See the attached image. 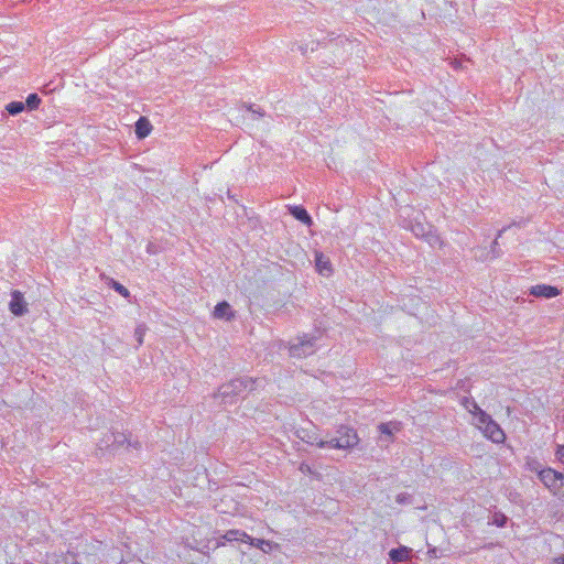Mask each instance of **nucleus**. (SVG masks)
Instances as JSON below:
<instances>
[{
    "instance_id": "1",
    "label": "nucleus",
    "mask_w": 564,
    "mask_h": 564,
    "mask_svg": "<svg viewBox=\"0 0 564 564\" xmlns=\"http://www.w3.org/2000/svg\"><path fill=\"white\" fill-rule=\"evenodd\" d=\"M254 381L251 378L234 379L219 387L215 398H220L225 404H232L235 399L240 397L245 391L253 389Z\"/></svg>"
},
{
    "instance_id": "2",
    "label": "nucleus",
    "mask_w": 564,
    "mask_h": 564,
    "mask_svg": "<svg viewBox=\"0 0 564 564\" xmlns=\"http://www.w3.org/2000/svg\"><path fill=\"white\" fill-rule=\"evenodd\" d=\"M337 436L329 441H319L317 447H332L337 449H346L356 446L359 442L357 432L352 427L339 426Z\"/></svg>"
},
{
    "instance_id": "3",
    "label": "nucleus",
    "mask_w": 564,
    "mask_h": 564,
    "mask_svg": "<svg viewBox=\"0 0 564 564\" xmlns=\"http://www.w3.org/2000/svg\"><path fill=\"white\" fill-rule=\"evenodd\" d=\"M540 481L554 495L558 490L560 484L564 481V474L546 467L540 471Z\"/></svg>"
},
{
    "instance_id": "4",
    "label": "nucleus",
    "mask_w": 564,
    "mask_h": 564,
    "mask_svg": "<svg viewBox=\"0 0 564 564\" xmlns=\"http://www.w3.org/2000/svg\"><path fill=\"white\" fill-rule=\"evenodd\" d=\"M315 351V339L303 336L299 341L290 346V355L295 358H304L313 355Z\"/></svg>"
},
{
    "instance_id": "5",
    "label": "nucleus",
    "mask_w": 564,
    "mask_h": 564,
    "mask_svg": "<svg viewBox=\"0 0 564 564\" xmlns=\"http://www.w3.org/2000/svg\"><path fill=\"white\" fill-rule=\"evenodd\" d=\"M9 307L11 313L15 316H22L28 312L26 303L20 291L15 290L12 292Z\"/></svg>"
},
{
    "instance_id": "6",
    "label": "nucleus",
    "mask_w": 564,
    "mask_h": 564,
    "mask_svg": "<svg viewBox=\"0 0 564 564\" xmlns=\"http://www.w3.org/2000/svg\"><path fill=\"white\" fill-rule=\"evenodd\" d=\"M378 430L381 435V441L392 443L394 441V434L401 430V424L399 422L380 423Z\"/></svg>"
},
{
    "instance_id": "7",
    "label": "nucleus",
    "mask_w": 564,
    "mask_h": 564,
    "mask_svg": "<svg viewBox=\"0 0 564 564\" xmlns=\"http://www.w3.org/2000/svg\"><path fill=\"white\" fill-rule=\"evenodd\" d=\"M481 431L485 436L491 440L494 443H501L505 441V432L494 420H490Z\"/></svg>"
},
{
    "instance_id": "8",
    "label": "nucleus",
    "mask_w": 564,
    "mask_h": 564,
    "mask_svg": "<svg viewBox=\"0 0 564 564\" xmlns=\"http://www.w3.org/2000/svg\"><path fill=\"white\" fill-rule=\"evenodd\" d=\"M560 290L552 285L538 284L530 289V294L535 297L552 299L560 294Z\"/></svg>"
},
{
    "instance_id": "9",
    "label": "nucleus",
    "mask_w": 564,
    "mask_h": 564,
    "mask_svg": "<svg viewBox=\"0 0 564 564\" xmlns=\"http://www.w3.org/2000/svg\"><path fill=\"white\" fill-rule=\"evenodd\" d=\"M213 316L217 319L230 321L235 317V312L228 302L223 301L215 306Z\"/></svg>"
},
{
    "instance_id": "10",
    "label": "nucleus",
    "mask_w": 564,
    "mask_h": 564,
    "mask_svg": "<svg viewBox=\"0 0 564 564\" xmlns=\"http://www.w3.org/2000/svg\"><path fill=\"white\" fill-rule=\"evenodd\" d=\"M315 267L318 273L325 276H328L333 271L329 259L319 251L315 252Z\"/></svg>"
},
{
    "instance_id": "11",
    "label": "nucleus",
    "mask_w": 564,
    "mask_h": 564,
    "mask_svg": "<svg viewBox=\"0 0 564 564\" xmlns=\"http://www.w3.org/2000/svg\"><path fill=\"white\" fill-rule=\"evenodd\" d=\"M290 214L301 223L311 226L313 224L312 217L307 210L302 206H289Z\"/></svg>"
},
{
    "instance_id": "12",
    "label": "nucleus",
    "mask_w": 564,
    "mask_h": 564,
    "mask_svg": "<svg viewBox=\"0 0 564 564\" xmlns=\"http://www.w3.org/2000/svg\"><path fill=\"white\" fill-rule=\"evenodd\" d=\"M412 231L416 237H423L426 238L430 245H435L437 242H441V239L436 235H431L430 230H426V228L422 224H416L412 227Z\"/></svg>"
},
{
    "instance_id": "13",
    "label": "nucleus",
    "mask_w": 564,
    "mask_h": 564,
    "mask_svg": "<svg viewBox=\"0 0 564 564\" xmlns=\"http://www.w3.org/2000/svg\"><path fill=\"white\" fill-rule=\"evenodd\" d=\"M152 130V124L145 117H140L135 122V134L138 139L147 138Z\"/></svg>"
},
{
    "instance_id": "14",
    "label": "nucleus",
    "mask_w": 564,
    "mask_h": 564,
    "mask_svg": "<svg viewBox=\"0 0 564 564\" xmlns=\"http://www.w3.org/2000/svg\"><path fill=\"white\" fill-rule=\"evenodd\" d=\"M411 550L406 546H400L397 549H392L389 552V557L391 561L395 563L405 562L410 558Z\"/></svg>"
},
{
    "instance_id": "15",
    "label": "nucleus",
    "mask_w": 564,
    "mask_h": 564,
    "mask_svg": "<svg viewBox=\"0 0 564 564\" xmlns=\"http://www.w3.org/2000/svg\"><path fill=\"white\" fill-rule=\"evenodd\" d=\"M221 539L226 540V541H229V542H232V541H241V542H247V541H251L252 542V539L250 538V535H248L245 531H241V530H228L223 536Z\"/></svg>"
},
{
    "instance_id": "16",
    "label": "nucleus",
    "mask_w": 564,
    "mask_h": 564,
    "mask_svg": "<svg viewBox=\"0 0 564 564\" xmlns=\"http://www.w3.org/2000/svg\"><path fill=\"white\" fill-rule=\"evenodd\" d=\"M110 437H112L111 445H113V449H117L118 447L124 445L126 443H128L129 445H133V447L135 448H139L141 446L139 442H135L134 444L129 443L127 435L123 433L110 432Z\"/></svg>"
},
{
    "instance_id": "17",
    "label": "nucleus",
    "mask_w": 564,
    "mask_h": 564,
    "mask_svg": "<svg viewBox=\"0 0 564 564\" xmlns=\"http://www.w3.org/2000/svg\"><path fill=\"white\" fill-rule=\"evenodd\" d=\"M101 278L105 279L107 284L111 289H113L116 292H118L121 296H123L124 299H129L130 297V292H129V290L126 286H123L122 284L117 282L112 278L105 276L104 274L101 275Z\"/></svg>"
},
{
    "instance_id": "18",
    "label": "nucleus",
    "mask_w": 564,
    "mask_h": 564,
    "mask_svg": "<svg viewBox=\"0 0 564 564\" xmlns=\"http://www.w3.org/2000/svg\"><path fill=\"white\" fill-rule=\"evenodd\" d=\"M476 419V426L481 431L487 425V423L492 420L489 414H487L485 411L479 410V412H475L474 414Z\"/></svg>"
},
{
    "instance_id": "19",
    "label": "nucleus",
    "mask_w": 564,
    "mask_h": 564,
    "mask_svg": "<svg viewBox=\"0 0 564 564\" xmlns=\"http://www.w3.org/2000/svg\"><path fill=\"white\" fill-rule=\"evenodd\" d=\"M25 108L24 102L22 101H12L7 105L6 109L11 116H17L21 113Z\"/></svg>"
},
{
    "instance_id": "20",
    "label": "nucleus",
    "mask_w": 564,
    "mask_h": 564,
    "mask_svg": "<svg viewBox=\"0 0 564 564\" xmlns=\"http://www.w3.org/2000/svg\"><path fill=\"white\" fill-rule=\"evenodd\" d=\"M525 468L530 471L536 473L538 477L540 476V471L544 469L541 463L535 458H528L525 463Z\"/></svg>"
},
{
    "instance_id": "21",
    "label": "nucleus",
    "mask_w": 564,
    "mask_h": 564,
    "mask_svg": "<svg viewBox=\"0 0 564 564\" xmlns=\"http://www.w3.org/2000/svg\"><path fill=\"white\" fill-rule=\"evenodd\" d=\"M41 104V98L39 97L37 94H30L28 97H26V101H25V106L31 109V110H34V109H37L39 106Z\"/></svg>"
},
{
    "instance_id": "22",
    "label": "nucleus",
    "mask_w": 564,
    "mask_h": 564,
    "mask_svg": "<svg viewBox=\"0 0 564 564\" xmlns=\"http://www.w3.org/2000/svg\"><path fill=\"white\" fill-rule=\"evenodd\" d=\"M508 522V518L501 512H495L491 519V524L498 528H503Z\"/></svg>"
},
{
    "instance_id": "23",
    "label": "nucleus",
    "mask_w": 564,
    "mask_h": 564,
    "mask_svg": "<svg viewBox=\"0 0 564 564\" xmlns=\"http://www.w3.org/2000/svg\"><path fill=\"white\" fill-rule=\"evenodd\" d=\"M145 332L147 326L144 324L138 325L134 329V337L139 346L143 344V337L145 335Z\"/></svg>"
},
{
    "instance_id": "24",
    "label": "nucleus",
    "mask_w": 564,
    "mask_h": 564,
    "mask_svg": "<svg viewBox=\"0 0 564 564\" xmlns=\"http://www.w3.org/2000/svg\"><path fill=\"white\" fill-rule=\"evenodd\" d=\"M302 440L308 444L316 445V446H317V443L319 441H322L321 438H318V436L315 433H306L304 436H302Z\"/></svg>"
},
{
    "instance_id": "25",
    "label": "nucleus",
    "mask_w": 564,
    "mask_h": 564,
    "mask_svg": "<svg viewBox=\"0 0 564 564\" xmlns=\"http://www.w3.org/2000/svg\"><path fill=\"white\" fill-rule=\"evenodd\" d=\"M395 501L400 505L411 503L412 497L408 492H401L395 497Z\"/></svg>"
},
{
    "instance_id": "26",
    "label": "nucleus",
    "mask_w": 564,
    "mask_h": 564,
    "mask_svg": "<svg viewBox=\"0 0 564 564\" xmlns=\"http://www.w3.org/2000/svg\"><path fill=\"white\" fill-rule=\"evenodd\" d=\"M112 443V437H110V433H108L105 438L102 440V444L100 445V448L105 447V448H111L113 451V445H111Z\"/></svg>"
},
{
    "instance_id": "27",
    "label": "nucleus",
    "mask_w": 564,
    "mask_h": 564,
    "mask_svg": "<svg viewBox=\"0 0 564 564\" xmlns=\"http://www.w3.org/2000/svg\"><path fill=\"white\" fill-rule=\"evenodd\" d=\"M555 456L562 464H564V445H557Z\"/></svg>"
},
{
    "instance_id": "28",
    "label": "nucleus",
    "mask_w": 564,
    "mask_h": 564,
    "mask_svg": "<svg viewBox=\"0 0 564 564\" xmlns=\"http://www.w3.org/2000/svg\"><path fill=\"white\" fill-rule=\"evenodd\" d=\"M507 230V228H502L498 231V235H497V238L494 240L492 245H491V251L495 253L496 252V248L498 246V238H500L502 236V234Z\"/></svg>"
},
{
    "instance_id": "29",
    "label": "nucleus",
    "mask_w": 564,
    "mask_h": 564,
    "mask_svg": "<svg viewBox=\"0 0 564 564\" xmlns=\"http://www.w3.org/2000/svg\"><path fill=\"white\" fill-rule=\"evenodd\" d=\"M467 408L469 409V412H471L473 414H475V412H479V410H481L475 401H470V408L468 405H467Z\"/></svg>"
},
{
    "instance_id": "30",
    "label": "nucleus",
    "mask_w": 564,
    "mask_h": 564,
    "mask_svg": "<svg viewBox=\"0 0 564 564\" xmlns=\"http://www.w3.org/2000/svg\"><path fill=\"white\" fill-rule=\"evenodd\" d=\"M556 497L564 499V481L560 484L558 490H556Z\"/></svg>"
},
{
    "instance_id": "31",
    "label": "nucleus",
    "mask_w": 564,
    "mask_h": 564,
    "mask_svg": "<svg viewBox=\"0 0 564 564\" xmlns=\"http://www.w3.org/2000/svg\"><path fill=\"white\" fill-rule=\"evenodd\" d=\"M554 564H564V554L553 560Z\"/></svg>"
},
{
    "instance_id": "32",
    "label": "nucleus",
    "mask_w": 564,
    "mask_h": 564,
    "mask_svg": "<svg viewBox=\"0 0 564 564\" xmlns=\"http://www.w3.org/2000/svg\"><path fill=\"white\" fill-rule=\"evenodd\" d=\"M265 544V545H270V542L269 541H265V540H257V543L256 545L258 547H262V545Z\"/></svg>"
},
{
    "instance_id": "33",
    "label": "nucleus",
    "mask_w": 564,
    "mask_h": 564,
    "mask_svg": "<svg viewBox=\"0 0 564 564\" xmlns=\"http://www.w3.org/2000/svg\"><path fill=\"white\" fill-rule=\"evenodd\" d=\"M147 251H148V253H155L154 245L150 242V243L147 246Z\"/></svg>"
},
{
    "instance_id": "34",
    "label": "nucleus",
    "mask_w": 564,
    "mask_h": 564,
    "mask_svg": "<svg viewBox=\"0 0 564 564\" xmlns=\"http://www.w3.org/2000/svg\"><path fill=\"white\" fill-rule=\"evenodd\" d=\"M65 564H82L75 560L74 556H70V560L66 558Z\"/></svg>"
},
{
    "instance_id": "35",
    "label": "nucleus",
    "mask_w": 564,
    "mask_h": 564,
    "mask_svg": "<svg viewBox=\"0 0 564 564\" xmlns=\"http://www.w3.org/2000/svg\"><path fill=\"white\" fill-rule=\"evenodd\" d=\"M248 110H250V111H252V112L258 113L260 117H263V115H264V113H263V112H261L260 110H256V109H253V108H252V106H249V107H248Z\"/></svg>"
}]
</instances>
